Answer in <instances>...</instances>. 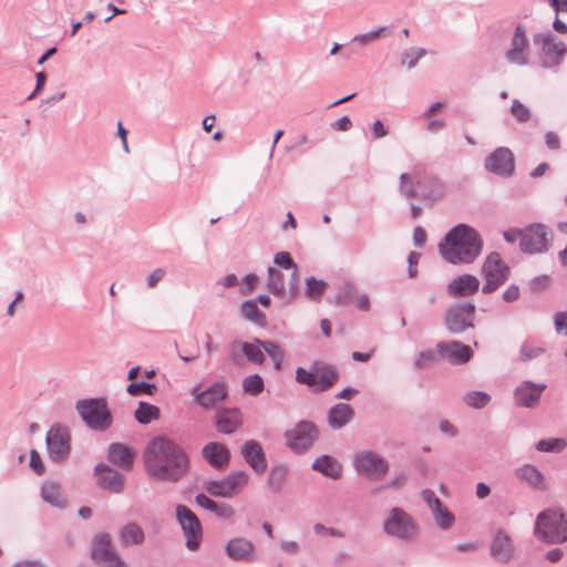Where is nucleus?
<instances>
[{
    "mask_svg": "<svg viewBox=\"0 0 567 567\" xmlns=\"http://www.w3.org/2000/svg\"><path fill=\"white\" fill-rule=\"evenodd\" d=\"M478 289V278L471 274H463L447 284L446 293L452 298H465L473 296Z\"/></svg>",
    "mask_w": 567,
    "mask_h": 567,
    "instance_id": "23",
    "label": "nucleus"
},
{
    "mask_svg": "<svg viewBox=\"0 0 567 567\" xmlns=\"http://www.w3.org/2000/svg\"><path fill=\"white\" fill-rule=\"evenodd\" d=\"M45 444L49 457L55 462H64L71 452V434L66 426L54 424L45 435Z\"/></svg>",
    "mask_w": 567,
    "mask_h": 567,
    "instance_id": "10",
    "label": "nucleus"
},
{
    "mask_svg": "<svg viewBox=\"0 0 567 567\" xmlns=\"http://www.w3.org/2000/svg\"><path fill=\"white\" fill-rule=\"evenodd\" d=\"M483 246V238L475 228L457 224L440 241L439 252L452 265H470L482 254Z\"/></svg>",
    "mask_w": 567,
    "mask_h": 567,
    "instance_id": "2",
    "label": "nucleus"
},
{
    "mask_svg": "<svg viewBox=\"0 0 567 567\" xmlns=\"http://www.w3.org/2000/svg\"><path fill=\"white\" fill-rule=\"evenodd\" d=\"M353 414V409L349 404H336L329 411V425L334 430L341 429L352 420Z\"/></svg>",
    "mask_w": 567,
    "mask_h": 567,
    "instance_id": "35",
    "label": "nucleus"
},
{
    "mask_svg": "<svg viewBox=\"0 0 567 567\" xmlns=\"http://www.w3.org/2000/svg\"><path fill=\"white\" fill-rule=\"evenodd\" d=\"M134 416L140 424H148L159 419L161 411L156 405L141 401Z\"/></svg>",
    "mask_w": 567,
    "mask_h": 567,
    "instance_id": "39",
    "label": "nucleus"
},
{
    "mask_svg": "<svg viewBox=\"0 0 567 567\" xmlns=\"http://www.w3.org/2000/svg\"><path fill=\"white\" fill-rule=\"evenodd\" d=\"M287 446L296 452L309 450L318 439V430L310 421H300L295 427L285 433Z\"/></svg>",
    "mask_w": 567,
    "mask_h": 567,
    "instance_id": "12",
    "label": "nucleus"
},
{
    "mask_svg": "<svg viewBox=\"0 0 567 567\" xmlns=\"http://www.w3.org/2000/svg\"><path fill=\"white\" fill-rule=\"evenodd\" d=\"M426 241V233L425 230L417 226L413 230V243L416 247H423Z\"/></svg>",
    "mask_w": 567,
    "mask_h": 567,
    "instance_id": "64",
    "label": "nucleus"
},
{
    "mask_svg": "<svg viewBox=\"0 0 567 567\" xmlns=\"http://www.w3.org/2000/svg\"><path fill=\"white\" fill-rule=\"evenodd\" d=\"M439 361L437 354L433 350L421 351L414 360V368L417 370L427 369L436 364Z\"/></svg>",
    "mask_w": 567,
    "mask_h": 567,
    "instance_id": "50",
    "label": "nucleus"
},
{
    "mask_svg": "<svg viewBox=\"0 0 567 567\" xmlns=\"http://www.w3.org/2000/svg\"><path fill=\"white\" fill-rule=\"evenodd\" d=\"M484 285L482 292L489 295L503 286L509 278L511 270L497 251H492L482 265Z\"/></svg>",
    "mask_w": 567,
    "mask_h": 567,
    "instance_id": "8",
    "label": "nucleus"
},
{
    "mask_svg": "<svg viewBox=\"0 0 567 567\" xmlns=\"http://www.w3.org/2000/svg\"><path fill=\"white\" fill-rule=\"evenodd\" d=\"M194 401L204 409H214L223 402L228 394L227 385L225 382H215L204 391H199V386H194L190 390Z\"/></svg>",
    "mask_w": 567,
    "mask_h": 567,
    "instance_id": "17",
    "label": "nucleus"
},
{
    "mask_svg": "<svg viewBox=\"0 0 567 567\" xmlns=\"http://www.w3.org/2000/svg\"><path fill=\"white\" fill-rule=\"evenodd\" d=\"M63 492L61 484L55 481H47L41 487V496H60Z\"/></svg>",
    "mask_w": 567,
    "mask_h": 567,
    "instance_id": "54",
    "label": "nucleus"
},
{
    "mask_svg": "<svg viewBox=\"0 0 567 567\" xmlns=\"http://www.w3.org/2000/svg\"><path fill=\"white\" fill-rule=\"evenodd\" d=\"M408 477L409 475L406 472H400L388 483V486L393 489H399L408 482Z\"/></svg>",
    "mask_w": 567,
    "mask_h": 567,
    "instance_id": "61",
    "label": "nucleus"
},
{
    "mask_svg": "<svg viewBox=\"0 0 567 567\" xmlns=\"http://www.w3.org/2000/svg\"><path fill=\"white\" fill-rule=\"evenodd\" d=\"M176 519L186 538V548L190 551L197 550L203 539V529L197 516L188 507L178 505L176 507Z\"/></svg>",
    "mask_w": 567,
    "mask_h": 567,
    "instance_id": "11",
    "label": "nucleus"
},
{
    "mask_svg": "<svg viewBox=\"0 0 567 567\" xmlns=\"http://www.w3.org/2000/svg\"><path fill=\"white\" fill-rule=\"evenodd\" d=\"M529 54L530 47L526 28L523 23H518L511 38V44L505 52V58L509 63L523 66L528 64Z\"/></svg>",
    "mask_w": 567,
    "mask_h": 567,
    "instance_id": "14",
    "label": "nucleus"
},
{
    "mask_svg": "<svg viewBox=\"0 0 567 567\" xmlns=\"http://www.w3.org/2000/svg\"><path fill=\"white\" fill-rule=\"evenodd\" d=\"M274 262H275V265L290 271V278L288 280L289 300L296 298L298 295V287H299L298 266L291 258L290 254L287 251L277 252L274 257Z\"/></svg>",
    "mask_w": 567,
    "mask_h": 567,
    "instance_id": "27",
    "label": "nucleus"
},
{
    "mask_svg": "<svg viewBox=\"0 0 567 567\" xmlns=\"http://www.w3.org/2000/svg\"><path fill=\"white\" fill-rule=\"evenodd\" d=\"M241 351L246 355V358L256 364H261L265 361V354L262 352V347L258 344L257 339L255 342H241Z\"/></svg>",
    "mask_w": 567,
    "mask_h": 567,
    "instance_id": "44",
    "label": "nucleus"
},
{
    "mask_svg": "<svg viewBox=\"0 0 567 567\" xmlns=\"http://www.w3.org/2000/svg\"><path fill=\"white\" fill-rule=\"evenodd\" d=\"M203 457L214 467L221 468L228 464L229 450L223 443L210 442L202 450Z\"/></svg>",
    "mask_w": 567,
    "mask_h": 567,
    "instance_id": "30",
    "label": "nucleus"
},
{
    "mask_svg": "<svg viewBox=\"0 0 567 567\" xmlns=\"http://www.w3.org/2000/svg\"><path fill=\"white\" fill-rule=\"evenodd\" d=\"M383 532L404 544H413L420 536L415 519L404 509L393 507L383 520Z\"/></svg>",
    "mask_w": 567,
    "mask_h": 567,
    "instance_id": "4",
    "label": "nucleus"
},
{
    "mask_svg": "<svg viewBox=\"0 0 567 567\" xmlns=\"http://www.w3.org/2000/svg\"><path fill=\"white\" fill-rule=\"evenodd\" d=\"M437 353L451 364L458 365L470 361L472 349L460 341H442L436 344Z\"/></svg>",
    "mask_w": 567,
    "mask_h": 567,
    "instance_id": "20",
    "label": "nucleus"
},
{
    "mask_svg": "<svg viewBox=\"0 0 567 567\" xmlns=\"http://www.w3.org/2000/svg\"><path fill=\"white\" fill-rule=\"evenodd\" d=\"M241 455L246 463L258 474L267 468V461L259 442L255 440L246 441L241 446Z\"/></svg>",
    "mask_w": 567,
    "mask_h": 567,
    "instance_id": "25",
    "label": "nucleus"
},
{
    "mask_svg": "<svg viewBox=\"0 0 567 567\" xmlns=\"http://www.w3.org/2000/svg\"><path fill=\"white\" fill-rule=\"evenodd\" d=\"M296 381L300 384H306L317 391L315 363L312 364L310 370H307L301 367L297 368Z\"/></svg>",
    "mask_w": 567,
    "mask_h": 567,
    "instance_id": "49",
    "label": "nucleus"
},
{
    "mask_svg": "<svg viewBox=\"0 0 567 567\" xmlns=\"http://www.w3.org/2000/svg\"><path fill=\"white\" fill-rule=\"evenodd\" d=\"M533 42L536 45H540V50L546 56L556 59V64H559L567 53V45L549 31L535 33Z\"/></svg>",
    "mask_w": 567,
    "mask_h": 567,
    "instance_id": "21",
    "label": "nucleus"
},
{
    "mask_svg": "<svg viewBox=\"0 0 567 567\" xmlns=\"http://www.w3.org/2000/svg\"><path fill=\"white\" fill-rule=\"evenodd\" d=\"M511 114L519 123H526L530 120V111L519 100H514L511 106Z\"/></svg>",
    "mask_w": 567,
    "mask_h": 567,
    "instance_id": "51",
    "label": "nucleus"
},
{
    "mask_svg": "<svg viewBox=\"0 0 567 567\" xmlns=\"http://www.w3.org/2000/svg\"><path fill=\"white\" fill-rule=\"evenodd\" d=\"M257 342H258V344H260L262 347L265 352L272 359V361L275 363V369L280 370L281 363L285 358V353L281 350V348L279 347V344L274 341H264V340H259V339H257Z\"/></svg>",
    "mask_w": 567,
    "mask_h": 567,
    "instance_id": "42",
    "label": "nucleus"
},
{
    "mask_svg": "<svg viewBox=\"0 0 567 567\" xmlns=\"http://www.w3.org/2000/svg\"><path fill=\"white\" fill-rule=\"evenodd\" d=\"M426 54V51L422 48H410L402 52L401 64L406 65L409 70L416 66L419 60Z\"/></svg>",
    "mask_w": 567,
    "mask_h": 567,
    "instance_id": "46",
    "label": "nucleus"
},
{
    "mask_svg": "<svg viewBox=\"0 0 567 567\" xmlns=\"http://www.w3.org/2000/svg\"><path fill=\"white\" fill-rule=\"evenodd\" d=\"M383 31H384V28L382 27V28L372 30V31L363 33V34H358V35L353 37L352 42H359L360 44L365 45L369 42L378 39L380 37L381 32H383Z\"/></svg>",
    "mask_w": 567,
    "mask_h": 567,
    "instance_id": "57",
    "label": "nucleus"
},
{
    "mask_svg": "<svg viewBox=\"0 0 567 567\" xmlns=\"http://www.w3.org/2000/svg\"><path fill=\"white\" fill-rule=\"evenodd\" d=\"M198 505L204 509L213 513L221 519H229L234 516L235 509L226 502L216 501L215 498H196Z\"/></svg>",
    "mask_w": 567,
    "mask_h": 567,
    "instance_id": "36",
    "label": "nucleus"
},
{
    "mask_svg": "<svg viewBox=\"0 0 567 567\" xmlns=\"http://www.w3.org/2000/svg\"><path fill=\"white\" fill-rule=\"evenodd\" d=\"M550 239L548 227L542 224H534L524 229L519 247L525 254H540L548 250Z\"/></svg>",
    "mask_w": 567,
    "mask_h": 567,
    "instance_id": "13",
    "label": "nucleus"
},
{
    "mask_svg": "<svg viewBox=\"0 0 567 567\" xmlns=\"http://www.w3.org/2000/svg\"><path fill=\"white\" fill-rule=\"evenodd\" d=\"M243 389L246 393L258 395L264 390V380L259 374H251L244 379Z\"/></svg>",
    "mask_w": 567,
    "mask_h": 567,
    "instance_id": "48",
    "label": "nucleus"
},
{
    "mask_svg": "<svg viewBox=\"0 0 567 567\" xmlns=\"http://www.w3.org/2000/svg\"><path fill=\"white\" fill-rule=\"evenodd\" d=\"M476 307L472 302H457L451 305L444 313L445 328L452 334L463 333L474 328Z\"/></svg>",
    "mask_w": 567,
    "mask_h": 567,
    "instance_id": "9",
    "label": "nucleus"
},
{
    "mask_svg": "<svg viewBox=\"0 0 567 567\" xmlns=\"http://www.w3.org/2000/svg\"><path fill=\"white\" fill-rule=\"evenodd\" d=\"M258 282V277L256 274H248L244 277V287L240 289L241 295L250 293Z\"/></svg>",
    "mask_w": 567,
    "mask_h": 567,
    "instance_id": "60",
    "label": "nucleus"
},
{
    "mask_svg": "<svg viewBox=\"0 0 567 567\" xmlns=\"http://www.w3.org/2000/svg\"><path fill=\"white\" fill-rule=\"evenodd\" d=\"M120 539L124 546L138 545L144 540V532L136 524H128L121 529Z\"/></svg>",
    "mask_w": 567,
    "mask_h": 567,
    "instance_id": "40",
    "label": "nucleus"
},
{
    "mask_svg": "<svg viewBox=\"0 0 567 567\" xmlns=\"http://www.w3.org/2000/svg\"><path fill=\"white\" fill-rule=\"evenodd\" d=\"M535 536L547 543L567 542V518L560 509L542 512L536 519Z\"/></svg>",
    "mask_w": 567,
    "mask_h": 567,
    "instance_id": "5",
    "label": "nucleus"
},
{
    "mask_svg": "<svg viewBox=\"0 0 567 567\" xmlns=\"http://www.w3.org/2000/svg\"><path fill=\"white\" fill-rule=\"evenodd\" d=\"M266 287L276 297H285L286 288L282 272L276 267H268Z\"/></svg>",
    "mask_w": 567,
    "mask_h": 567,
    "instance_id": "38",
    "label": "nucleus"
},
{
    "mask_svg": "<svg viewBox=\"0 0 567 567\" xmlns=\"http://www.w3.org/2000/svg\"><path fill=\"white\" fill-rule=\"evenodd\" d=\"M241 423V413L238 409H225L217 413L215 425L218 432L231 434Z\"/></svg>",
    "mask_w": 567,
    "mask_h": 567,
    "instance_id": "31",
    "label": "nucleus"
},
{
    "mask_svg": "<svg viewBox=\"0 0 567 567\" xmlns=\"http://www.w3.org/2000/svg\"><path fill=\"white\" fill-rule=\"evenodd\" d=\"M399 192L408 200L419 199L432 205L445 193L444 184L433 175L403 173L399 177Z\"/></svg>",
    "mask_w": 567,
    "mask_h": 567,
    "instance_id": "3",
    "label": "nucleus"
},
{
    "mask_svg": "<svg viewBox=\"0 0 567 567\" xmlns=\"http://www.w3.org/2000/svg\"><path fill=\"white\" fill-rule=\"evenodd\" d=\"M306 297L312 301H319L323 296L328 285L323 280H318L315 277H310L306 279Z\"/></svg>",
    "mask_w": 567,
    "mask_h": 567,
    "instance_id": "41",
    "label": "nucleus"
},
{
    "mask_svg": "<svg viewBox=\"0 0 567 567\" xmlns=\"http://www.w3.org/2000/svg\"><path fill=\"white\" fill-rule=\"evenodd\" d=\"M311 467L313 471L333 480L339 478L342 473L341 463L331 455L318 456Z\"/></svg>",
    "mask_w": 567,
    "mask_h": 567,
    "instance_id": "33",
    "label": "nucleus"
},
{
    "mask_svg": "<svg viewBox=\"0 0 567 567\" xmlns=\"http://www.w3.org/2000/svg\"><path fill=\"white\" fill-rule=\"evenodd\" d=\"M431 511L435 526L441 530H449L455 523L454 514L440 498H425Z\"/></svg>",
    "mask_w": 567,
    "mask_h": 567,
    "instance_id": "28",
    "label": "nucleus"
},
{
    "mask_svg": "<svg viewBox=\"0 0 567 567\" xmlns=\"http://www.w3.org/2000/svg\"><path fill=\"white\" fill-rule=\"evenodd\" d=\"M75 409L83 422L92 430L106 431L112 425L113 417L107 410L106 401L102 398L79 400Z\"/></svg>",
    "mask_w": 567,
    "mask_h": 567,
    "instance_id": "6",
    "label": "nucleus"
},
{
    "mask_svg": "<svg viewBox=\"0 0 567 567\" xmlns=\"http://www.w3.org/2000/svg\"><path fill=\"white\" fill-rule=\"evenodd\" d=\"M248 482V475L245 472H234L220 481H209L206 483V491L212 496H230L238 494Z\"/></svg>",
    "mask_w": 567,
    "mask_h": 567,
    "instance_id": "16",
    "label": "nucleus"
},
{
    "mask_svg": "<svg viewBox=\"0 0 567 567\" xmlns=\"http://www.w3.org/2000/svg\"><path fill=\"white\" fill-rule=\"evenodd\" d=\"M352 466L358 475L371 481L382 480L389 471V462L372 450H361L352 455Z\"/></svg>",
    "mask_w": 567,
    "mask_h": 567,
    "instance_id": "7",
    "label": "nucleus"
},
{
    "mask_svg": "<svg viewBox=\"0 0 567 567\" xmlns=\"http://www.w3.org/2000/svg\"><path fill=\"white\" fill-rule=\"evenodd\" d=\"M421 258V254L411 251L408 256V275L410 278H415L417 275V264Z\"/></svg>",
    "mask_w": 567,
    "mask_h": 567,
    "instance_id": "59",
    "label": "nucleus"
},
{
    "mask_svg": "<svg viewBox=\"0 0 567 567\" xmlns=\"http://www.w3.org/2000/svg\"><path fill=\"white\" fill-rule=\"evenodd\" d=\"M166 270L163 268H156L150 272L146 277V285L150 289H153L157 284L165 277Z\"/></svg>",
    "mask_w": 567,
    "mask_h": 567,
    "instance_id": "58",
    "label": "nucleus"
},
{
    "mask_svg": "<svg viewBox=\"0 0 567 567\" xmlns=\"http://www.w3.org/2000/svg\"><path fill=\"white\" fill-rule=\"evenodd\" d=\"M316 371V381H317V391H326L331 388L338 381V372L334 367L316 362L315 363Z\"/></svg>",
    "mask_w": 567,
    "mask_h": 567,
    "instance_id": "34",
    "label": "nucleus"
},
{
    "mask_svg": "<svg viewBox=\"0 0 567 567\" xmlns=\"http://www.w3.org/2000/svg\"><path fill=\"white\" fill-rule=\"evenodd\" d=\"M126 391L132 396L141 394L154 395L157 391V386L154 383L148 382H132L126 386Z\"/></svg>",
    "mask_w": 567,
    "mask_h": 567,
    "instance_id": "47",
    "label": "nucleus"
},
{
    "mask_svg": "<svg viewBox=\"0 0 567 567\" xmlns=\"http://www.w3.org/2000/svg\"><path fill=\"white\" fill-rule=\"evenodd\" d=\"M226 555L235 561L251 563L256 559V547L251 540L236 537L225 545Z\"/></svg>",
    "mask_w": 567,
    "mask_h": 567,
    "instance_id": "22",
    "label": "nucleus"
},
{
    "mask_svg": "<svg viewBox=\"0 0 567 567\" xmlns=\"http://www.w3.org/2000/svg\"><path fill=\"white\" fill-rule=\"evenodd\" d=\"M554 327L558 334L567 337V311H559L554 316Z\"/></svg>",
    "mask_w": 567,
    "mask_h": 567,
    "instance_id": "55",
    "label": "nucleus"
},
{
    "mask_svg": "<svg viewBox=\"0 0 567 567\" xmlns=\"http://www.w3.org/2000/svg\"><path fill=\"white\" fill-rule=\"evenodd\" d=\"M544 352L545 349L542 347H533L524 343L519 348V359L526 362L542 355Z\"/></svg>",
    "mask_w": 567,
    "mask_h": 567,
    "instance_id": "52",
    "label": "nucleus"
},
{
    "mask_svg": "<svg viewBox=\"0 0 567 567\" xmlns=\"http://www.w3.org/2000/svg\"><path fill=\"white\" fill-rule=\"evenodd\" d=\"M567 446V442L561 437H550L539 440L535 447L539 452L545 453H559Z\"/></svg>",
    "mask_w": 567,
    "mask_h": 567,
    "instance_id": "43",
    "label": "nucleus"
},
{
    "mask_svg": "<svg viewBox=\"0 0 567 567\" xmlns=\"http://www.w3.org/2000/svg\"><path fill=\"white\" fill-rule=\"evenodd\" d=\"M515 476L536 491L544 492L547 483L544 474L532 464H524L514 471Z\"/></svg>",
    "mask_w": 567,
    "mask_h": 567,
    "instance_id": "29",
    "label": "nucleus"
},
{
    "mask_svg": "<svg viewBox=\"0 0 567 567\" xmlns=\"http://www.w3.org/2000/svg\"><path fill=\"white\" fill-rule=\"evenodd\" d=\"M485 167L491 173L508 177L514 172V155L507 147H498L486 157Z\"/></svg>",
    "mask_w": 567,
    "mask_h": 567,
    "instance_id": "18",
    "label": "nucleus"
},
{
    "mask_svg": "<svg viewBox=\"0 0 567 567\" xmlns=\"http://www.w3.org/2000/svg\"><path fill=\"white\" fill-rule=\"evenodd\" d=\"M143 461L147 475L155 482L178 483L190 470L186 451L165 435L155 436L146 444Z\"/></svg>",
    "mask_w": 567,
    "mask_h": 567,
    "instance_id": "1",
    "label": "nucleus"
},
{
    "mask_svg": "<svg viewBox=\"0 0 567 567\" xmlns=\"http://www.w3.org/2000/svg\"><path fill=\"white\" fill-rule=\"evenodd\" d=\"M545 389L546 384L544 383H534L532 381L522 382L515 388L513 393L515 405L528 409L535 408Z\"/></svg>",
    "mask_w": 567,
    "mask_h": 567,
    "instance_id": "19",
    "label": "nucleus"
},
{
    "mask_svg": "<svg viewBox=\"0 0 567 567\" xmlns=\"http://www.w3.org/2000/svg\"><path fill=\"white\" fill-rule=\"evenodd\" d=\"M240 312L246 320L259 327H265L267 324L265 313H262L257 307V300L244 301L240 306Z\"/></svg>",
    "mask_w": 567,
    "mask_h": 567,
    "instance_id": "37",
    "label": "nucleus"
},
{
    "mask_svg": "<svg viewBox=\"0 0 567 567\" xmlns=\"http://www.w3.org/2000/svg\"><path fill=\"white\" fill-rule=\"evenodd\" d=\"M545 143L549 150L556 151L560 148V140L555 132H547L545 134Z\"/></svg>",
    "mask_w": 567,
    "mask_h": 567,
    "instance_id": "62",
    "label": "nucleus"
},
{
    "mask_svg": "<svg viewBox=\"0 0 567 567\" xmlns=\"http://www.w3.org/2000/svg\"><path fill=\"white\" fill-rule=\"evenodd\" d=\"M287 468L282 465L275 466L269 475V483L271 486L279 487L285 481Z\"/></svg>",
    "mask_w": 567,
    "mask_h": 567,
    "instance_id": "53",
    "label": "nucleus"
},
{
    "mask_svg": "<svg viewBox=\"0 0 567 567\" xmlns=\"http://www.w3.org/2000/svg\"><path fill=\"white\" fill-rule=\"evenodd\" d=\"M503 300L505 302H513L516 301L519 298V288L516 285H511L504 292H503Z\"/></svg>",
    "mask_w": 567,
    "mask_h": 567,
    "instance_id": "63",
    "label": "nucleus"
},
{
    "mask_svg": "<svg viewBox=\"0 0 567 567\" xmlns=\"http://www.w3.org/2000/svg\"><path fill=\"white\" fill-rule=\"evenodd\" d=\"M514 551L513 543L509 536L503 530H498L491 545V555L501 563H507Z\"/></svg>",
    "mask_w": 567,
    "mask_h": 567,
    "instance_id": "32",
    "label": "nucleus"
},
{
    "mask_svg": "<svg viewBox=\"0 0 567 567\" xmlns=\"http://www.w3.org/2000/svg\"><path fill=\"white\" fill-rule=\"evenodd\" d=\"M491 401V395L483 391H471L464 394L463 402L473 409H483Z\"/></svg>",
    "mask_w": 567,
    "mask_h": 567,
    "instance_id": "45",
    "label": "nucleus"
},
{
    "mask_svg": "<svg viewBox=\"0 0 567 567\" xmlns=\"http://www.w3.org/2000/svg\"><path fill=\"white\" fill-rule=\"evenodd\" d=\"M94 474L99 486L114 494L122 493L124 477L121 473L101 463L95 466Z\"/></svg>",
    "mask_w": 567,
    "mask_h": 567,
    "instance_id": "24",
    "label": "nucleus"
},
{
    "mask_svg": "<svg viewBox=\"0 0 567 567\" xmlns=\"http://www.w3.org/2000/svg\"><path fill=\"white\" fill-rule=\"evenodd\" d=\"M29 465L32 468L33 472H35L38 475H42L45 472L44 464L42 462V458L38 451L32 450L30 452V461Z\"/></svg>",
    "mask_w": 567,
    "mask_h": 567,
    "instance_id": "56",
    "label": "nucleus"
},
{
    "mask_svg": "<svg viewBox=\"0 0 567 567\" xmlns=\"http://www.w3.org/2000/svg\"><path fill=\"white\" fill-rule=\"evenodd\" d=\"M136 452L133 447L122 443H111L107 449V460L123 471H130Z\"/></svg>",
    "mask_w": 567,
    "mask_h": 567,
    "instance_id": "26",
    "label": "nucleus"
},
{
    "mask_svg": "<svg viewBox=\"0 0 567 567\" xmlns=\"http://www.w3.org/2000/svg\"><path fill=\"white\" fill-rule=\"evenodd\" d=\"M91 557L94 561L103 564L105 567H128L113 549L109 534H100L94 537Z\"/></svg>",
    "mask_w": 567,
    "mask_h": 567,
    "instance_id": "15",
    "label": "nucleus"
}]
</instances>
